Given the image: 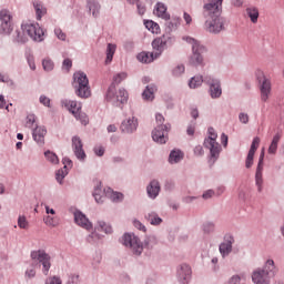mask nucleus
<instances>
[{
    "instance_id": "6e6d98bb",
    "label": "nucleus",
    "mask_w": 284,
    "mask_h": 284,
    "mask_svg": "<svg viewBox=\"0 0 284 284\" xmlns=\"http://www.w3.org/2000/svg\"><path fill=\"white\" fill-rule=\"evenodd\" d=\"M54 34L60 41H65V33L61 29H55Z\"/></svg>"
},
{
    "instance_id": "a19ab883",
    "label": "nucleus",
    "mask_w": 284,
    "mask_h": 284,
    "mask_svg": "<svg viewBox=\"0 0 284 284\" xmlns=\"http://www.w3.org/2000/svg\"><path fill=\"white\" fill-rule=\"evenodd\" d=\"M44 156H45L47 161H49L50 163H53L55 165H57V163H59V156H57V154L52 151H45Z\"/></svg>"
},
{
    "instance_id": "0e129e2a",
    "label": "nucleus",
    "mask_w": 284,
    "mask_h": 284,
    "mask_svg": "<svg viewBox=\"0 0 284 284\" xmlns=\"http://www.w3.org/2000/svg\"><path fill=\"white\" fill-rule=\"evenodd\" d=\"M194 132H195V126H194V124H190V125L187 126V129H186V134H187L189 136H194Z\"/></svg>"
},
{
    "instance_id": "f257e3e1",
    "label": "nucleus",
    "mask_w": 284,
    "mask_h": 284,
    "mask_svg": "<svg viewBox=\"0 0 284 284\" xmlns=\"http://www.w3.org/2000/svg\"><path fill=\"white\" fill-rule=\"evenodd\" d=\"M223 0H210L203 6L202 17H204L205 29L211 34H220L225 30L226 20L221 17Z\"/></svg>"
},
{
    "instance_id": "4d7b16f0",
    "label": "nucleus",
    "mask_w": 284,
    "mask_h": 284,
    "mask_svg": "<svg viewBox=\"0 0 284 284\" xmlns=\"http://www.w3.org/2000/svg\"><path fill=\"white\" fill-rule=\"evenodd\" d=\"M166 32H172V30H176V23L172 21L165 22Z\"/></svg>"
},
{
    "instance_id": "bf43d9fd",
    "label": "nucleus",
    "mask_w": 284,
    "mask_h": 284,
    "mask_svg": "<svg viewBox=\"0 0 284 284\" xmlns=\"http://www.w3.org/2000/svg\"><path fill=\"white\" fill-rule=\"evenodd\" d=\"M212 196H214V190H207L202 194V199H204V201L212 199Z\"/></svg>"
},
{
    "instance_id": "c756f323",
    "label": "nucleus",
    "mask_w": 284,
    "mask_h": 284,
    "mask_svg": "<svg viewBox=\"0 0 284 284\" xmlns=\"http://www.w3.org/2000/svg\"><path fill=\"white\" fill-rule=\"evenodd\" d=\"M203 83H205V78H203V75H194L189 81V88H191V90H196V88H201Z\"/></svg>"
},
{
    "instance_id": "680f3d73",
    "label": "nucleus",
    "mask_w": 284,
    "mask_h": 284,
    "mask_svg": "<svg viewBox=\"0 0 284 284\" xmlns=\"http://www.w3.org/2000/svg\"><path fill=\"white\" fill-rule=\"evenodd\" d=\"M136 8H138V14H140L141 17L142 14H145V6L141 4V2H138Z\"/></svg>"
},
{
    "instance_id": "f03ea898",
    "label": "nucleus",
    "mask_w": 284,
    "mask_h": 284,
    "mask_svg": "<svg viewBox=\"0 0 284 284\" xmlns=\"http://www.w3.org/2000/svg\"><path fill=\"white\" fill-rule=\"evenodd\" d=\"M121 243L128 247L133 256H141L143 250H154L159 244V240L156 235H146L144 241L141 242V239L133 233H125L122 236Z\"/></svg>"
},
{
    "instance_id": "ddd939ff",
    "label": "nucleus",
    "mask_w": 284,
    "mask_h": 284,
    "mask_svg": "<svg viewBox=\"0 0 284 284\" xmlns=\"http://www.w3.org/2000/svg\"><path fill=\"white\" fill-rule=\"evenodd\" d=\"M0 33L10 34L12 32V16H10V11L2 10L0 12Z\"/></svg>"
},
{
    "instance_id": "72a5a7b5",
    "label": "nucleus",
    "mask_w": 284,
    "mask_h": 284,
    "mask_svg": "<svg viewBox=\"0 0 284 284\" xmlns=\"http://www.w3.org/2000/svg\"><path fill=\"white\" fill-rule=\"evenodd\" d=\"M278 141H281V134H275L271 145L268 146V154H276V150H278Z\"/></svg>"
},
{
    "instance_id": "dca6fc26",
    "label": "nucleus",
    "mask_w": 284,
    "mask_h": 284,
    "mask_svg": "<svg viewBox=\"0 0 284 284\" xmlns=\"http://www.w3.org/2000/svg\"><path fill=\"white\" fill-rule=\"evenodd\" d=\"M72 150L79 161H85V151L83 150V142L81 138L73 136L72 138Z\"/></svg>"
},
{
    "instance_id": "473e14b6",
    "label": "nucleus",
    "mask_w": 284,
    "mask_h": 284,
    "mask_svg": "<svg viewBox=\"0 0 284 284\" xmlns=\"http://www.w3.org/2000/svg\"><path fill=\"white\" fill-rule=\"evenodd\" d=\"M33 7H34V10H36L38 21H41V18L44 14H47L48 9H45V7H43V4H41L40 2H34Z\"/></svg>"
},
{
    "instance_id": "3c124183",
    "label": "nucleus",
    "mask_w": 284,
    "mask_h": 284,
    "mask_svg": "<svg viewBox=\"0 0 284 284\" xmlns=\"http://www.w3.org/2000/svg\"><path fill=\"white\" fill-rule=\"evenodd\" d=\"M45 225H49V227H57V223L54 222V217L48 215L44 217Z\"/></svg>"
},
{
    "instance_id": "4be33fe9",
    "label": "nucleus",
    "mask_w": 284,
    "mask_h": 284,
    "mask_svg": "<svg viewBox=\"0 0 284 284\" xmlns=\"http://www.w3.org/2000/svg\"><path fill=\"white\" fill-rule=\"evenodd\" d=\"M252 281L254 284H270V277L263 272L262 268L253 272Z\"/></svg>"
},
{
    "instance_id": "f3484780",
    "label": "nucleus",
    "mask_w": 284,
    "mask_h": 284,
    "mask_svg": "<svg viewBox=\"0 0 284 284\" xmlns=\"http://www.w3.org/2000/svg\"><path fill=\"white\" fill-rule=\"evenodd\" d=\"M234 244L233 236H226L224 241L220 244V254L225 258V256H230L232 254V245Z\"/></svg>"
},
{
    "instance_id": "e433bc0d",
    "label": "nucleus",
    "mask_w": 284,
    "mask_h": 284,
    "mask_svg": "<svg viewBox=\"0 0 284 284\" xmlns=\"http://www.w3.org/2000/svg\"><path fill=\"white\" fill-rule=\"evenodd\" d=\"M65 176H68V166L67 165H64L63 169H60L57 171L55 180L61 185L63 183V180L65 179Z\"/></svg>"
},
{
    "instance_id": "7ed1b4c3",
    "label": "nucleus",
    "mask_w": 284,
    "mask_h": 284,
    "mask_svg": "<svg viewBox=\"0 0 284 284\" xmlns=\"http://www.w3.org/2000/svg\"><path fill=\"white\" fill-rule=\"evenodd\" d=\"M45 32L39 27V23L26 22L21 24L20 29H17L12 34L13 43H18L22 45L23 43H28V37L32 39V41H37L41 43L43 41V36Z\"/></svg>"
},
{
    "instance_id": "58836bf2",
    "label": "nucleus",
    "mask_w": 284,
    "mask_h": 284,
    "mask_svg": "<svg viewBox=\"0 0 284 284\" xmlns=\"http://www.w3.org/2000/svg\"><path fill=\"white\" fill-rule=\"evenodd\" d=\"M105 196H110L111 201L113 202L123 200V194L119 192H113L112 189L106 190Z\"/></svg>"
},
{
    "instance_id": "2f4dec72",
    "label": "nucleus",
    "mask_w": 284,
    "mask_h": 284,
    "mask_svg": "<svg viewBox=\"0 0 284 284\" xmlns=\"http://www.w3.org/2000/svg\"><path fill=\"white\" fill-rule=\"evenodd\" d=\"M97 231L104 232V234H112V225L105 223L103 220H100L98 221Z\"/></svg>"
},
{
    "instance_id": "6e6552de",
    "label": "nucleus",
    "mask_w": 284,
    "mask_h": 284,
    "mask_svg": "<svg viewBox=\"0 0 284 284\" xmlns=\"http://www.w3.org/2000/svg\"><path fill=\"white\" fill-rule=\"evenodd\" d=\"M72 85L75 90L77 97L80 99H89V97H91L92 91H90V80L88 79V74H85V72H75L73 74Z\"/></svg>"
},
{
    "instance_id": "6ab92c4d",
    "label": "nucleus",
    "mask_w": 284,
    "mask_h": 284,
    "mask_svg": "<svg viewBox=\"0 0 284 284\" xmlns=\"http://www.w3.org/2000/svg\"><path fill=\"white\" fill-rule=\"evenodd\" d=\"M160 193L161 183L159 182V180H152L146 186V194L149 199H152L154 201V199H156V196H159Z\"/></svg>"
},
{
    "instance_id": "39448f33",
    "label": "nucleus",
    "mask_w": 284,
    "mask_h": 284,
    "mask_svg": "<svg viewBox=\"0 0 284 284\" xmlns=\"http://www.w3.org/2000/svg\"><path fill=\"white\" fill-rule=\"evenodd\" d=\"M31 268L26 271L27 278H34L37 276V271L34 267H41L44 276H48L50 272V267H52V263L50 262L52 257L44 250H38L31 252Z\"/></svg>"
},
{
    "instance_id": "37998d69",
    "label": "nucleus",
    "mask_w": 284,
    "mask_h": 284,
    "mask_svg": "<svg viewBox=\"0 0 284 284\" xmlns=\"http://www.w3.org/2000/svg\"><path fill=\"white\" fill-rule=\"evenodd\" d=\"M260 143H261V139L258 136L254 138L248 153L256 154V150H258Z\"/></svg>"
},
{
    "instance_id": "603ef678",
    "label": "nucleus",
    "mask_w": 284,
    "mask_h": 284,
    "mask_svg": "<svg viewBox=\"0 0 284 284\" xmlns=\"http://www.w3.org/2000/svg\"><path fill=\"white\" fill-rule=\"evenodd\" d=\"M133 225L134 227H136V230H140L141 232H146V227L145 225H143V223H141V221L134 220Z\"/></svg>"
},
{
    "instance_id": "1a4fd4ad",
    "label": "nucleus",
    "mask_w": 284,
    "mask_h": 284,
    "mask_svg": "<svg viewBox=\"0 0 284 284\" xmlns=\"http://www.w3.org/2000/svg\"><path fill=\"white\" fill-rule=\"evenodd\" d=\"M216 139H219V135L214 131V128H209V136L204 140V148L206 150H210V160L209 163L211 165H214L216 161H219V156H221V144L216 142Z\"/></svg>"
},
{
    "instance_id": "ea45409f",
    "label": "nucleus",
    "mask_w": 284,
    "mask_h": 284,
    "mask_svg": "<svg viewBox=\"0 0 284 284\" xmlns=\"http://www.w3.org/2000/svg\"><path fill=\"white\" fill-rule=\"evenodd\" d=\"M216 230L214 222H204L202 225V232L204 234H212Z\"/></svg>"
},
{
    "instance_id": "8fccbe9b",
    "label": "nucleus",
    "mask_w": 284,
    "mask_h": 284,
    "mask_svg": "<svg viewBox=\"0 0 284 284\" xmlns=\"http://www.w3.org/2000/svg\"><path fill=\"white\" fill-rule=\"evenodd\" d=\"M45 284H62L61 277H59V276L48 277L45 280Z\"/></svg>"
},
{
    "instance_id": "13d9d810",
    "label": "nucleus",
    "mask_w": 284,
    "mask_h": 284,
    "mask_svg": "<svg viewBox=\"0 0 284 284\" xmlns=\"http://www.w3.org/2000/svg\"><path fill=\"white\" fill-rule=\"evenodd\" d=\"M155 121H156L158 125H165L164 124L165 123V118L161 113H158L155 115Z\"/></svg>"
},
{
    "instance_id": "b1692460",
    "label": "nucleus",
    "mask_w": 284,
    "mask_h": 284,
    "mask_svg": "<svg viewBox=\"0 0 284 284\" xmlns=\"http://www.w3.org/2000/svg\"><path fill=\"white\" fill-rule=\"evenodd\" d=\"M158 90L159 89L156 88L155 84L146 85L143 93H142V99L144 101H154V94H156Z\"/></svg>"
},
{
    "instance_id": "cd10ccee",
    "label": "nucleus",
    "mask_w": 284,
    "mask_h": 284,
    "mask_svg": "<svg viewBox=\"0 0 284 284\" xmlns=\"http://www.w3.org/2000/svg\"><path fill=\"white\" fill-rule=\"evenodd\" d=\"M183 152L181 150H172L169 155V163L174 165V163H181L183 161Z\"/></svg>"
},
{
    "instance_id": "9b49d317",
    "label": "nucleus",
    "mask_w": 284,
    "mask_h": 284,
    "mask_svg": "<svg viewBox=\"0 0 284 284\" xmlns=\"http://www.w3.org/2000/svg\"><path fill=\"white\" fill-rule=\"evenodd\" d=\"M205 85H209V94L211 99H221L223 95V88L221 87V79L212 75L204 77Z\"/></svg>"
},
{
    "instance_id": "052dcab7",
    "label": "nucleus",
    "mask_w": 284,
    "mask_h": 284,
    "mask_svg": "<svg viewBox=\"0 0 284 284\" xmlns=\"http://www.w3.org/2000/svg\"><path fill=\"white\" fill-rule=\"evenodd\" d=\"M40 103H42V105H45L47 108H50V98H48L45 95H41Z\"/></svg>"
},
{
    "instance_id": "bb28decb",
    "label": "nucleus",
    "mask_w": 284,
    "mask_h": 284,
    "mask_svg": "<svg viewBox=\"0 0 284 284\" xmlns=\"http://www.w3.org/2000/svg\"><path fill=\"white\" fill-rule=\"evenodd\" d=\"M61 103L71 113L81 111V103H77L74 100H62Z\"/></svg>"
},
{
    "instance_id": "aec40b11",
    "label": "nucleus",
    "mask_w": 284,
    "mask_h": 284,
    "mask_svg": "<svg viewBox=\"0 0 284 284\" xmlns=\"http://www.w3.org/2000/svg\"><path fill=\"white\" fill-rule=\"evenodd\" d=\"M74 222L83 230H92V222L81 211L74 213Z\"/></svg>"
},
{
    "instance_id": "c9c22d12",
    "label": "nucleus",
    "mask_w": 284,
    "mask_h": 284,
    "mask_svg": "<svg viewBox=\"0 0 284 284\" xmlns=\"http://www.w3.org/2000/svg\"><path fill=\"white\" fill-rule=\"evenodd\" d=\"M114 52H116V44L109 43L106 47L105 63H112V59H114Z\"/></svg>"
},
{
    "instance_id": "2eb2a0df",
    "label": "nucleus",
    "mask_w": 284,
    "mask_h": 284,
    "mask_svg": "<svg viewBox=\"0 0 284 284\" xmlns=\"http://www.w3.org/2000/svg\"><path fill=\"white\" fill-rule=\"evenodd\" d=\"M192 278V267L187 264H181L178 268V281L181 284H189Z\"/></svg>"
},
{
    "instance_id": "774afa93",
    "label": "nucleus",
    "mask_w": 284,
    "mask_h": 284,
    "mask_svg": "<svg viewBox=\"0 0 284 284\" xmlns=\"http://www.w3.org/2000/svg\"><path fill=\"white\" fill-rule=\"evenodd\" d=\"M221 143L224 148H227V134L222 133L221 135Z\"/></svg>"
},
{
    "instance_id": "5701e85b",
    "label": "nucleus",
    "mask_w": 284,
    "mask_h": 284,
    "mask_svg": "<svg viewBox=\"0 0 284 284\" xmlns=\"http://www.w3.org/2000/svg\"><path fill=\"white\" fill-rule=\"evenodd\" d=\"M154 14L164 21H170V13H168V7L163 2H158Z\"/></svg>"
},
{
    "instance_id": "864d4df0",
    "label": "nucleus",
    "mask_w": 284,
    "mask_h": 284,
    "mask_svg": "<svg viewBox=\"0 0 284 284\" xmlns=\"http://www.w3.org/2000/svg\"><path fill=\"white\" fill-rule=\"evenodd\" d=\"M88 243H95V241H99V234L97 233H91L87 236Z\"/></svg>"
},
{
    "instance_id": "f8f14e48",
    "label": "nucleus",
    "mask_w": 284,
    "mask_h": 284,
    "mask_svg": "<svg viewBox=\"0 0 284 284\" xmlns=\"http://www.w3.org/2000/svg\"><path fill=\"white\" fill-rule=\"evenodd\" d=\"M172 125L170 123L166 124H158L152 131V139L155 143H160L163 145L168 143V134L171 130Z\"/></svg>"
},
{
    "instance_id": "423d86ee",
    "label": "nucleus",
    "mask_w": 284,
    "mask_h": 284,
    "mask_svg": "<svg viewBox=\"0 0 284 284\" xmlns=\"http://www.w3.org/2000/svg\"><path fill=\"white\" fill-rule=\"evenodd\" d=\"M173 41L174 38L170 37V34L154 39L152 42V48L155 50V52H141L138 54V61H140V63H152L154 59H159V57H161L163 50H165L168 45H172Z\"/></svg>"
},
{
    "instance_id": "7c9ffc66",
    "label": "nucleus",
    "mask_w": 284,
    "mask_h": 284,
    "mask_svg": "<svg viewBox=\"0 0 284 284\" xmlns=\"http://www.w3.org/2000/svg\"><path fill=\"white\" fill-rule=\"evenodd\" d=\"M104 194H108V191H103V189L101 187V182H98L97 185L94 186L93 197L98 203H103Z\"/></svg>"
},
{
    "instance_id": "49530a36",
    "label": "nucleus",
    "mask_w": 284,
    "mask_h": 284,
    "mask_svg": "<svg viewBox=\"0 0 284 284\" xmlns=\"http://www.w3.org/2000/svg\"><path fill=\"white\" fill-rule=\"evenodd\" d=\"M239 121L240 123H243V125H247L250 123V115L247 113L241 112L239 114Z\"/></svg>"
},
{
    "instance_id": "412c9836",
    "label": "nucleus",
    "mask_w": 284,
    "mask_h": 284,
    "mask_svg": "<svg viewBox=\"0 0 284 284\" xmlns=\"http://www.w3.org/2000/svg\"><path fill=\"white\" fill-rule=\"evenodd\" d=\"M262 270L268 278H274L278 274V267L274 263V260H267Z\"/></svg>"
},
{
    "instance_id": "a211bd4d",
    "label": "nucleus",
    "mask_w": 284,
    "mask_h": 284,
    "mask_svg": "<svg viewBox=\"0 0 284 284\" xmlns=\"http://www.w3.org/2000/svg\"><path fill=\"white\" fill-rule=\"evenodd\" d=\"M45 134H48V130H45V126L37 125L32 131L33 140L39 145H45Z\"/></svg>"
},
{
    "instance_id": "0eeeda50",
    "label": "nucleus",
    "mask_w": 284,
    "mask_h": 284,
    "mask_svg": "<svg viewBox=\"0 0 284 284\" xmlns=\"http://www.w3.org/2000/svg\"><path fill=\"white\" fill-rule=\"evenodd\" d=\"M183 41H186L189 45L192 47V54L189 58L190 65H193L194 68H203L205 65V61L203 58V54L207 52V49H205V45L201 44V42L190 36L183 37Z\"/></svg>"
},
{
    "instance_id": "a878e982",
    "label": "nucleus",
    "mask_w": 284,
    "mask_h": 284,
    "mask_svg": "<svg viewBox=\"0 0 284 284\" xmlns=\"http://www.w3.org/2000/svg\"><path fill=\"white\" fill-rule=\"evenodd\" d=\"M145 221H148L151 225H161L163 223V219L159 216V213L151 211L144 215Z\"/></svg>"
},
{
    "instance_id": "e2e57ef3",
    "label": "nucleus",
    "mask_w": 284,
    "mask_h": 284,
    "mask_svg": "<svg viewBox=\"0 0 284 284\" xmlns=\"http://www.w3.org/2000/svg\"><path fill=\"white\" fill-rule=\"evenodd\" d=\"M203 153H204L203 146L197 145V146L194 148V154H195L196 156H203Z\"/></svg>"
},
{
    "instance_id": "20e7f679",
    "label": "nucleus",
    "mask_w": 284,
    "mask_h": 284,
    "mask_svg": "<svg viewBox=\"0 0 284 284\" xmlns=\"http://www.w3.org/2000/svg\"><path fill=\"white\" fill-rule=\"evenodd\" d=\"M128 79V73L120 72L113 77V82L108 89L106 92V101L115 105L116 108H121L124 103H128V91L125 89H120L116 92V85H119L122 81Z\"/></svg>"
},
{
    "instance_id": "4468645a",
    "label": "nucleus",
    "mask_w": 284,
    "mask_h": 284,
    "mask_svg": "<svg viewBox=\"0 0 284 284\" xmlns=\"http://www.w3.org/2000/svg\"><path fill=\"white\" fill-rule=\"evenodd\" d=\"M136 128H139V120L134 116L125 119L120 125L123 134H133L136 132Z\"/></svg>"
},
{
    "instance_id": "69168bd1",
    "label": "nucleus",
    "mask_w": 284,
    "mask_h": 284,
    "mask_svg": "<svg viewBox=\"0 0 284 284\" xmlns=\"http://www.w3.org/2000/svg\"><path fill=\"white\" fill-rule=\"evenodd\" d=\"M62 65H63V68H65L67 70H70V68H72V60H70V59H64Z\"/></svg>"
},
{
    "instance_id": "f704fd0d",
    "label": "nucleus",
    "mask_w": 284,
    "mask_h": 284,
    "mask_svg": "<svg viewBox=\"0 0 284 284\" xmlns=\"http://www.w3.org/2000/svg\"><path fill=\"white\" fill-rule=\"evenodd\" d=\"M72 114L77 119V121H80L82 125H88L90 123V120L88 119V114L80 111H72Z\"/></svg>"
},
{
    "instance_id": "338daca9",
    "label": "nucleus",
    "mask_w": 284,
    "mask_h": 284,
    "mask_svg": "<svg viewBox=\"0 0 284 284\" xmlns=\"http://www.w3.org/2000/svg\"><path fill=\"white\" fill-rule=\"evenodd\" d=\"M183 19H184V21H185V23H186L187 26H190V23H192V16H190V13L184 12Z\"/></svg>"
},
{
    "instance_id": "a18cd8bd",
    "label": "nucleus",
    "mask_w": 284,
    "mask_h": 284,
    "mask_svg": "<svg viewBox=\"0 0 284 284\" xmlns=\"http://www.w3.org/2000/svg\"><path fill=\"white\" fill-rule=\"evenodd\" d=\"M18 227H20V230H28V220L26 219V216H19Z\"/></svg>"
},
{
    "instance_id": "9d476101",
    "label": "nucleus",
    "mask_w": 284,
    "mask_h": 284,
    "mask_svg": "<svg viewBox=\"0 0 284 284\" xmlns=\"http://www.w3.org/2000/svg\"><path fill=\"white\" fill-rule=\"evenodd\" d=\"M256 79L260 85L261 101L267 103L270 97H272V81L265 77L263 71H256Z\"/></svg>"
},
{
    "instance_id": "5fc2aeb1",
    "label": "nucleus",
    "mask_w": 284,
    "mask_h": 284,
    "mask_svg": "<svg viewBox=\"0 0 284 284\" xmlns=\"http://www.w3.org/2000/svg\"><path fill=\"white\" fill-rule=\"evenodd\" d=\"M93 151L97 156H103L105 154V148L103 146H95Z\"/></svg>"
},
{
    "instance_id": "c85d7f7f",
    "label": "nucleus",
    "mask_w": 284,
    "mask_h": 284,
    "mask_svg": "<svg viewBox=\"0 0 284 284\" xmlns=\"http://www.w3.org/2000/svg\"><path fill=\"white\" fill-rule=\"evenodd\" d=\"M255 185L257 192H263V166H257L255 171Z\"/></svg>"
},
{
    "instance_id": "79ce46f5",
    "label": "nucleus",
    "mask_w": 284,
    "mask_h": 284,
    "mask_svg": "<svg viewBox=\"0 0 284 284\" xmlns=\"http://www.w3.org/2000/svg\"><path fill=\"white\" fill-rule=\"evenodd\" d=\"M42 68L45 72H52V70H54V62L50 59H44L42 61Z\"/></svg>"
},
{
    "instance_id": "393cba45",
    "label": "nucleus",
    "mask_w": 284,
    "mask_h": 284,
    "mask_svg": "<svg viewBox=\"0 0 284 284\" xmlns=\"http://www.w3.org/2000/svg\"><path fill=\"white\" fill-rule=\"evenodd\" d=\"M87 8L89 12H92V17L97 19L101 12V4L99 3V0H87Z\"/></svg>"
},
{
    "instance_id": "4c0bfd02",
    "label": "nucleus",
    "mask_w": 284,
    "mask_h": 284,
    "mask_svg": "<svg viewBox=\"0 0 284 284\" xmlns=\"http://www.w3.org/2000/svg\"><path fill=\"white\" fill-rule=\"evenodd\" d=\"M246 13H247V17H250L252 23H257L258 22V9L247 8Z\"/></svg>"
},
{
    "instance_id": "de8ad7c7",
    "label": "nucleus",
    "mask_w": 284,
    "mask_h": 284,
    "mask_svg": "<svg viewBox=\"0 0 284 284\" xmlns=\"http://www.w3.org/2000/svg\"><path fill=\"white\" fill-rule=\"evenodd\" d=\"M254 165V153H248L245 161V168L250 170Z\"/></svg>"
},
{
    "instance_id": "09e8293b",
    "label": "nucleus",
    "mask_w": 284,
    "mask_h": 284,
    "mask_svg": "<svg viewBox=\"0 0 284 284\" xmlns=\"http://www.w3.org/2000/svg\"><path fill=\"white\" fill-rule=\"evenodd\" d=\"M183 72H185V67L183 64H179L178 67H175L173 69L174 77H181V74H183Z\"/></svg>"
},
{
    "instance_id": "c03bdc74",
    "label": "nucleus",
    "mask_w": 284,
    "mask_h": 284,
    "mask_svg": "<svg viewBox=\"0 0 284 284\" xmlns=\"http://www.w3.org/2000/svg\"><path fill=\"white\" fill-rule=\"evenodd\" d=\"M34 123H37V118L34 116V114L27 115L26 128L32 129L34 126Z\"/></svg>"
}]
</instances>
